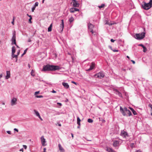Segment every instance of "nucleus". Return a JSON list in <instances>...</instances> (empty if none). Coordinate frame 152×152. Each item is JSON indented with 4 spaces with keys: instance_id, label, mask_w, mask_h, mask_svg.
<instances>
[{
    "instance_id": "f257e3e1",
    "label": "nucleus",
    "mask_w": 152,
    "mask_h": 152,
    "mask_svg": "<svg viewBox=\"0 0 152 152\" xmlns=\"http://www.w3.org/2000/svg\"><path fill=\"white\" fill-rule=\"evenodd\" d=\"M59 69V67L57 66L51 65L47 64L43 66L42 71H53Z\"/></svg>"
},
{
    "instance_id": "f03ea898",
    "label": "nucleus",
    "mask_w": 152,
    "mask_h": 152,
    "mask_svg": "<svg viewBox=\"0 0 152 152\" xmlns=\"http://www.w3.org/2000/svg\"><path fill=\"white\" fill-rule=\"evenodd\" d=\"M120 110L121 113L124 116L127 115L130 116L132 115V113L130 111L128 110L126 107H125L123 108L121 106Z\"/></svg>"
},
{
    "instance_id": "7ed1b4c3",
    "label": "nucleus",
    "mask_w": 152,
    "mask_h": 152,
    "mask_svg": "<svg viewBox=\"0 0 152 152\" xmlns=\"http://www.w3.org/2000/svg\"><path fill=\"white\" fill-rule=\"evenodd\" d=\"M142 7L145 10H148L152 7V4L149 3H146L144 1L142 2Z\"/></svg>"
},
{
    "instance_id": "20e7f679",
    "label": "nucleus",
    "mask_w": 152,
    "mask_h": 152,
    "mask_svg": "<svg viewBox=\"0 0 152 152\" xmlns=\"http://www.w3.org/2000/svg\"><path fill=\"white\" fill-rule=\"evenodd\" d=\"M145 33L143 32L141 34H136L135 38L137 39H141L145 37Z\"/></svg>"
},
{
    "instance_id": "39448f33",
    "label": "nucleus",
    "mask_w": 152,
    "mask_h": 152,
    "mask_svg": "<svg viewBox=\"0 0 152 152\" xmlns=\"http://www.w3.org/2000/svg\"><path fill=\"white\" fill-rule=\"evenodd\" d=\"M12 44H14L16 45V32L15 31H14L13 33V35L12 39Z\"/></svg>"
},
{
    "instance_id": "423d86ee",
    "label": "nucleus",
    "mask_w": 152,
    "mask_h": 152,
    "mask_svg": "<svg viewBox=\"0 0 152 152\" xmlns=\"http://www.w3.org/2000/svg\"><path fill=\"white\" fill-rule=\"evenodd\" d=\"M88 27L89 30L91 33L93 34L94 32L93 31V28H94V26L91 23H89L88 24Z\"/></svg>"
},
{
    "instance_id": "0eeeda50",
    "label": "nucleus",
    "mask_w": 152,
    "mask_h": 152,
    "mask_svg": "<svg viewBox=\"0 0 152 152\" xmlns=\"http://www.w3.org/2000/svg\"><path fill=\"white\" fill-rule=\"evenodd\" d=\"M95 76H96L97 77L101 79L104 77V75L103 73L100 72L96 74Z\"/></svg>"
},
{
    "instance_id": "6e6552de",
    "label": "nucleus",
    "mask_w": 152,
    "mask_h": 152,
    "mask_svg": "<svg viewBox=\"0 0 152 152\" xmlns=\"http://www.w3.org/2000/svg\"><path fill=\"white\" fill-rule=\"evenodd\" d=\"M72 3H73V6L74 7H78L79 4L75 0H72Z\"/></svg>"
},
{
    "instance_id": "1a4fd4ad",
    "label": "nucleus",
    "mask_w": 152,
    "mask_h": 152,
    "mask_svg": "<svg viewBox=\"0 0 152 152\" xmlns=\"http://www.w3.org/2000/svg\"><path fill=\"white\" fill-rule=\"evenodd\" d=\"M17 99L16 98H14L11 100V105L13 106L16 104V102Z\"/></svg>"
},
{
    "instance_id": "9d476101",
    "label": "nucleus",
    "mask_w": 152,
    "mask_h": 152,
    "mask_svg": "<svg viewBox=\"0 0 152 152\" xmlns=\"http://www.w3.org/2000/svg\"><path fill=\"white\" fill-rule=\"evenodd\" d=\"M41 141L42 144L43 146H45L46 145L45 144V143L46 142V141L45 139L44 138L43 136H42L41 137Z\"/></svg>"
},
{
    "instance_id": "9b49d317",
    "label": "nucleus",
    "mask_w": 152,
    "mask_h": 152,
    "mask_svg": "<svg viewBox=\"0 0 152 152\" xmlns=\"http://www.w3.org/2000/svg\"><path fill=\"white\" fill-rule=\"evenodd\" d=\"M119 142L116 140H114L113 141V146L114 147H116L119 146Z\"/></svg>"
},
{
    "instance_id": "f8f14e48",
    "label": "nucleus",
    "mask_w": 152,
    "mask_h": 152,
    "mask_svg": "<svg viewBox=\"0 0 152 152\" xmlns=\"http://www.w3.org/2000/svg\"><path fill=\"white\" fill-rule=\"evenodd\" d=\"M121 135L122 136L126 137V136H128V134L126 132L123 130L121 131Z\"/></svg>"
},
{
    "instance_id": "ddd939ff",
    "label": "nucleus",
    "mask_w": 152,
    "mask_h": 152,
    "mask_svg": "<svg viewBox=\"0 0 152 152\" xmlns=\"http://www.w3.org/2000/svg\"><path fill=\"white\" fill-rule=\"evenodd\" d=\"M95 66V64L94 62H92L91 63V65L90 66V68L88 69V70L89 71L91 70L94 69Z\"/></svg>"
},
{
    "instance_id": "4468645a",
    "label": "nucleus",
    "mask_w": 152,
    "mask_h": 152,
    "mask_svg": "<svg viewBox=\"0 0 152 152\" xmlns=\"http://www.w3.org/2000/svg\"><path fill=\"white\" fill-rule=\"evenodd\" d=\"M61 23L60 25V29H61V31H62L63 30L64 28V22L63 20H61Z\"/></svg>"
},
{
    "instance_id": "2eb2a0df",
    "label": "nucleus",
    "mask_w": 152,
    "mask_h": 152,
    "mask_svg": "<svg viewBox=\"0 0 152 152\" xmlns=\"http://www.w3.org/2000/svg\"><path fill=\"white\" fill-rule=\"evenodd\" d=\"M7 75L6 76V79H8L10 77V71H7Z\"/></svg>"
},
{
    "instance_id": "dca6fc26",
    "label": "nucleus",
    "mask_w": 152,
    "mask_h": 152,
    "mask_svg": "<svg viewBox=\"0 0 152 152\" xmlns=\"http://www.w3.org/2000/svg\"><path fill=\"white\" fill-rule=\"evenodd\" d=\"M63 85L64 86V87L66 88H69V86L68 84L66 83H62Z\"/></svg>"
},
{
    "instance_id": "f3484780",
    "label": "nucleus",
    "mask_w": 152,
    "mask_h": 152,
    "mask_svg": "<svg viewBox=\"0 0 152 152\" xmlns=\"http://www.w3.org/2000/svg\"><path fill=\"white\" fill-rule=\"evenodd\" d=\"M114 91L116 92V94H118L119 96L122 97L121 94L117 89H114Z\"/></svg>"
},
{
    "instance_id": "a211bd4d",
    "label": "nucleus",
    "mask_w": 152,
    "mask_h": 152,
    "mask_svg": "<svg viewBox=\"0 0 152 152\" xmlns=\"http://www.w3.org/2000/svg\"><path fill=\"white\" fill-rule=\"evenodd\" d=\"M59 150L61 151L64 152V150L63 148L62 147L60 144H59L58 145Z\"/></svg>"
},
{
    "instance_id": "6ab92c4d",
    "label": "nucleus",
    "mask_w": 152,
    "mask_h": 152,
    "mask_svg": "<svg viewBox=\"0 0 152 152\" xmlns=\"http://www.w3.org/2000/svg\"><path fill=\"white\" fill-rule=\"evenodd\" d=\"M34 111L37 116L39 118H40V116L39 112L37 111H36L35 110H34Z\"/></svg>"
},
{
    "instance_id": "aec40b11",
    "label": "nucleus",
    "mask_w": 152,
    "mask_h": 152,
    "mask_svg": "<svg viewBox=\"0 0 152 152\" xmlns=\"http://www.w3.org/2000/svg\"><path fill=\"white\" fill-rule=\"evenodd\" d=\"M53 24L52 23H51L49 27L48 28V32L51 31H52V27Z\"/></svg>"
},
{
    "instance_id": "412c9836",
    "label": "nucleus",
    "mask_w": 152,
    "mask_h": 152,
    "mask_svg": "<svg viewBox=\"0 0 152 152\" xmlns=\"http://www.w3.org/2000/svg\"><path fill=\"white\" fill-rule=\"evenodd\" d=\"M81 120H80V118L79 117H77V124L79 125L80 126V121Z\"/></svg>"
},
{
    "instance_id": "4be33fe9",
    "label": "nucleus",
    "mask_w": 152,
    "mask_h": 152,
    "mask_svg": "<svg viewBox=\"0 0 152 152\" xmlns=\"http://www.w3.org/2000/svg\"><path fill=\"white\" fill-rule=\"evenodd\" d=\"M15 47L13 46L12 48V54L15 53Z\"/></svg>"
},
{
    "instance_id": "5701e85b",
    "label": "nucleus",
    "mask_w": 152,
    "mask_h": 152,
    "mask_svg": "<svg viewBox=\"0 0 152 152\" xmlns=\"http://www.w3.org/2000/svg\"><path fill=\"white\" fill-rule=\"evenodd\" d=\"M12 58H18V55H15L14 54V53L13 54H12Z\"/></svg>"
},
{
    "instance_id": "b1692460",
    "label": "nucleus",
    "mask_w": 152,
    "mask_h": 152,
    "mask_svg": "<svg viewBox=\"0 0 152 152\" xmlns=\"http://www.w3.org/2000/svg\"><path fill=\"white\" fill-rule=\"evenodd\" d=\"M75 11V8L73 7L71 8L70 10V12H74Z\"/></svg>"
},
{
    "instance_id": "393cba45",
    "label": "nucleus",
    "mask_w": 152,
    "mask_h": 152,
    "mask_svg": "<svg viewBox=\"0 0 152 152\" xmlns=\"http://www.w3.org/2000/svg\"><path fill=\"white\" fill-rule=\"evenodd\" d=\"M93 120L89 118L88 120V122L89 123H93Z\"/></svg>"
},
{
    "instance_id": "a878e982",
    "label": "nucleus",
    "mask_w": 152,
    "mask_h": 152,
    "mask_svg": "<svg viewBox=\"0 0 152 152\" xmlns=\"http://www.w3.org/2000/svg\"><path fill=\"white\" fill-rule=\"evenodd\" d=\"M74 19L72 17L70 18L69 20V21L70 23L74 21Z\"/></svg>"
},
{
    "instance_id": "bb28decb",
    "label": "nucleus",
    "mask_w": 152,
    "mask_h": 152,
    "mask_svg": "<svg viewBox=\"0 0 152 152\" xmlns=\"http://www.w3.org/2000/svg\"><path fill=\"white\" fill-rule=\"evenodd\" d=\"M142 48H143V51L144 52H146L147 50L146 48L144 46Z\"/></svg>"
},
{
    "instance_id": "cd10ccee",
    "label": "nucleus",
    "mask_w": 152,
    "mask_h": 152,
    "mask_svg": "<svg viewBox=\"0 0 152 152\" xmlns=\"http://www.w3.org/2000/svg\"><path fill=\"white\" fill-rule=\"evenodd\" d=\"M31 75L32 76H34V71L33 70H32L31 72Z\"/></svg>"
},
{
    "instance_id": "c85d7f7f",
    "label": "nucleus",
    "mask_w": 152,
    "mask_h": 152,
    "mask_svg": "<svg viewBox=\"0 0 152 152\" xmlns=\"http://www.w3.org/2000/svg\"><path fill=\"white\" fill-rule=\"evenodd\" d=\"M104 6H105L104 4H102L101 5L99 6V7L100 9H101V8H102L104 7Z\"/></svg>"
},
{
    "instance_id": "c756f323",
    "label": "nucleus",
    "mask_w": 152,
    "mask_h": 152,
    "mask_svg": "<svg viewBox=\"0 0 152 152\" xmlns=\"http://www.w3.org/2000/svg\"><path fill=\"white\" fill-rule=\"evenodd\" d=\"M36 97L37 98H42L43 97V96L42 95H39V96L37 95L36 96Z\"/></svg>"
},
{
    "instance_id": "7c9ffc66",
    "label": "nucleus",
    "mask_w": 152,
    "mask_h": 152,
    "mask_svg": "<svg viewBox=\"0 0 152 152\" xmlns=\"http://www.w3.org/2000/svg\"><path fill=\"white\" fill-rule=\"evenodd\" d=\"M38 4H39V3H38V2H36L35 3L34 7H36L38 6Z\"/></svg>"
},
{
    "instance_id": "2f4dec72",
    "label": "nucleus",
    "mask_w": 152,
    "mask_h": 152,
    "mask_svg": "<svg viewBox=\"0 0 152 152\" xmlns=\"http://www.w3.org/2000/svg\"><path fill=\"white\" fill-rule=\"evenodd\" d=\"M132 112L134 115H136L137 114V112L134 110L132 111Z\"/></svg>"
},
{
    "instance_id": "473e14b6",
    "label": "nucleus",
    "mask_w": 152,
    "mask_h": 152,
    "mask_svg": "<svg viewBox=\"0 0 152 152\" xmlns=\"http://www.w3.org/2000/svg\"><path fill=\"white\" fill-rule=\"evenodd\" d=\"M32 19V18H30L28 20V22L30 23H32V22L31 21Z\"/></svg>"
},
{
    "instance_id": "72a5a7b5",
    "label": "nucleus",
    "mask_w": 152,
    "mask_h": 152,
    "mask_svg": "<svg viewBox=\"0 0 152 152\" xmlns=\"http://www.w3.org/2000/svg\"><path fill=\"white\" fill-rule=\"evenodd\" d=\"M14 19H15V17H14L13 18L12 21V24L13 25L14 24Z\"/></svg>"
},
{
    "instance_id": "f704fd0d",
    "label": "nucleus",
    "mask_w": 152,
    "mask_h": 152,
    "mask_svg": "<svg viewBox=\"0 0 152 152\" xmlns=\"http://www.w3.org/2000/svg\"><path fill=\"white\" fill-rule=\"evenodd\" d=\"M35 7H33L32 9V12H33L34 11V10H35Z\"/></svg>"
},
{
    "instance_id": "c9c22d12",
    "label": "nucleus",
    "mask_w": 152,
    "mask_h": 152,
    "mask_svg": "<svg viewBox=\"0 0 152 152\" xmlns=\"http://www.w3.org/2000/svg\"><path fill=\"white\" fill-rule=\"evenodd\" d=\"M39 91L35 92V95H36L37 94H39Z\"/></svg>"
},
{
    "instance_id": "e433bc0d",
    "label": "nucleus",
    "mask_w": 152,
    "mask_h": 152,
    "mask_svg": "<svg viewBox=\"0 0 152 152\" xmlns=\"http://www.w3.org/2000/svg\"><path fill=\"white\" fill-rule=\"evenodd\" d=\"M75 11H79V9L75 8Z\"/></svg>"
},
{
    "instance_id": "4c0bfd02",
    "label": "nucleus",
    "mask_w": 152,
    "mask_h": 152,
    "mask_svg": "<svg viewBox=\"0 0 152 152\" xmlns=\"http://www.w3.org/2000/svg\"><path fill=\"white\" fill-rule=\"evenodd\" d=\"M110 41H111V42H113L115 41V40L113 39H111L110 40Z\"/></svg>"
},
{
    "instance_id": "58836bf2",
    "label": "nucleus",
    "mask_w": 152,
    "mask_h": 152,
    "mask_svg": "<svg viewBox=\"0 0 152 152\" xmlns=\"http://www.w3.org/2000/svg\"><path fill=\"white\" fill-rule=\"evenodd\" d=\"M14 130L15 131H16V132H18V130L17 129H16V128H15V129H14Z\"/></svg>"
},
{
    "instance_id": "ea45409f",
    "label": "nucleus",
    "mask_w": 152,
    "mask_h": 152,
    "mask_svg": "<svg viewBox=\"0 0 152 152\" xmlns=\"http://www.w3.org/2000/svg\"><path fill=\"white\" fill-rule=\"evenodd\" d=\"M23 147L25 149H26L27 148V146L26 145H23Z\"/></svg>"
},
{
    "instance_id": "a19ab883",
    "label": "nucleus",
    "mask_w": 152,
    "mask_h": 152,
    "mask_svg": "<svg viewBox=\"0 0 152 152\" xmlns=\"http://www.w3.org/2000/svg\"><path fill=\"white\" fill-rule=\"evenodd\" d=\"M72 83H74V84H75L76 85H77V83L74 81H72Z\"/></svg>"
},
{
    "instance_id": "79ce46f5",
    "label": "nucleus",
    "mask_w": 152,
    "mask_h": 152,
    "mask_svg": "<svg viewBox=\"0 0 152 152\" xmlns=\"http://www.w3.org/2000/svg\"><path fill=\"white\" fill-rule=\"evenodd\" d=\"M51 92L53 93H56V91L53 90L51 91Z\"/></svg>"
},
{
    "instance_id": "37998d69",
    "label": "nucleus",
    "mask_w": 152,
    "mask_h": 152,
    "mask_svg": "<svg viewBox=\"0 0 152 152\" xmlns=\"http://www.w3.org/2000/svg\"><path fill=\"white\" fill-rule=\"evenodd\" d=\"M131 61L132 62V63L134 64H135V62L134 61H133V60H131Z\"/></svg>"
},
{
    "instance_id": "c03bdc74",
    "label": "nucleus",
    "mask_w": 152,
    "mask_h": 152,
    "mask_svg": "<svg viewBox=\"0 0 152 152\" xmlns=\"http://www.w3.org/2000/svg\"><path fill=\"white\" fill-rule=\"evenodd\" d=\"M7 132L9 134H11V132L10 131H7Z\"/></svg>"
},
{
    "instance_id": "a18cd8bd",
    "label": "nucleus",
    "mask_w": 152,
    "mask_h": 152,
    "mask_svg": "<svg viewBox=\"0 0 152 152\" xmlns=\"http://www.w3.org/2000/svg\"><path fill=\"white\" fill-rule=\"evenodd\" d=\"M113 51L114 52H118V50H113Z\"/></svg>"
},
{
    "instance_id": "49530a36",
    "label": "nucleus",
    "mask_w": 152,
    "mask_h": 152,
    "mask_svg": "<svg viewBox=\"0 0 152 152\" xmlns=\"http://www.w3.org/2000/svg\"><path fill=\"white\" fill-rule=\"evenodd\" d=\"M44 151L43 152H46V148H44L43 149Z\"/></svg>"
},
{
    "instance_id": "de8ad7c7",
    "label": "nucleus",
    "mask_w": 152,
    "mask_h": 152,
    "mask_svg": "<svg viewBox=\"0 0 152 152\" xmlns=\"http://www.w3.org/2000/svg\"><path fill=\"white\" fill-rule=\"evenodd\" d=\"M130 109L132 111H133L134 110L132 108L129 107Z\"/></svg>"
},
{
    "instance_id": "09e8293b",
    "label": "nucleus",
    "mask_w": 152,
    "mask_h": 152,
    "mask_svg": "<svg viewBox=\"0 0 152 152\" xmlns=\"http://www.w3.org/2000/svg\"><path fill=\"white\" fill-rule=\"evenodd\" d=\"M149 3L150 4H152V0H150V1L149 2Z\"/></svg>"
},
{
    "instance_id": "8fccbe9b",
    "label": "nucleus",
    "mask_w": 152,
    "mask_h": 152,
    "mask_svg": "<svg viewBox=\"0 0 152 152\" xmlns=\"http://www.w3.org/2000/svg\"><path fill=\"white\" fill-rule=\"evenodd\" d=\"M2 77V74L0 73V78H1Z\"/></svg>"
},
{
    "instance_id": "3c124183",
    "label": "nucleus",
    "mask_w": 152,
    "mask_h": 152,
    "mask_svg": "<svg viewBox=\"0 0 152 152\" xmlns=\"http://www.w3.org/2000/svg\"><path fill=\"white\" fill-rule=\"evenodd\" d=\"M28 50V48H26L24 51V52H25V53H26L27 51V50Z\"/></svg>"
},
{
    "instance_id": "603ef678",
    "label": "nucleus",
    "mask_w": 152,
    "mask_h": 152,
    "mask_svg": "<svg viewBox=\"0 0 152 152\" xmlns=\"http://www.w3.org/2000/svg\"><path fill=\"white\" fill-rule=\"evenodd\" d=\"M31 39H29L28 40V42H31Z\"/></svg>"
},
{
    "instance_id": "864d4df0",
    "label": "nucleus",
    "mask_w": 152,
    "mask_h": 152,
    "mask_svg": "<svg viewBox=\"0 0 152 152\" xmlns=\"http://www.w3.org/2000/svg\"><path fill=\"white\" fill-rule=\"evenodd\" d=\"M139 45L142 47V48L144 46V45H143L142 44Z\"/></svg>"
},
{
    "instance_id": "5fc2aeb1",
    "label": "nucleus",
    "mask_w": 152,
    "mask_h": 152,
    "mask_svg": "<svg viewBox=\"0 0 152 152\" xmlns=\"http://www.w3.org/2000/svg\"><path fill=\"white\" fill-rule=\"evenodd\" d=\"M57 104H59L60 106H61V104L60 103H57Z\"/></svg>"
},
{
    "instance_id": "6e6d98bb",
    "label": "nucleus",
    "mask_w": 152,
    "mask_h": 152,
    "mask_svg": "<svg viewBox=\"0 0 152 152\" xmlns=\"http://www.w3.org/2000/svg\"><path fill=\"white\" fill-rule=\"evenodd\" d=\"M20 51L19 50L18 51V52L17 53V55H18H18L19 54V53H20Z\"/></svg>"
},
{
    "instance_id": "4d7b16f0",
    "label": "nucleus",
    "mask_w": 152,
    "mask_h": 152,
    "mask_svg": "<svg viewBox=\"0 0 152 152\" xmlns=\"http://www.w3.org/2000/svg\"><path fill=\"white\" fill-rule=\"evenodd\" d=\"M133 145H134V144H133V143H132V144H131V147H132L133 146Z\"/></svg>"
},
{
    "instance_id": "13d9d810",
    "label": "nucleus",
    "mask_w": 152,
    "mask_h": 152,
    "mask_svg": "<svg viewBox=\"0 0 152 152\" xmlns=\"http://www.w3.org/2000/svg\"><path fill=\"white\" fill-rule=\"evenodd\" d=\"M71 134L72 137V138H73V137H74L73 135V134L72 133H71Z\"/></svg>"
},
{
    "instance_id": "bf43d9fd",
    "label": "nucleus",
    "mask_w": 152,
    "mask_h": 152,
    "mask_svg": "<svg viewBox=\"0 0 152 152\" xmlns=\"http://www.w3.org/2000/svg\"><path fill=\"white\" fill-rule=\"evenodd\" d=\"M126 57L127 58H128L129 59L130 58L128 56H127Z\"/></svg>"
},
{
    "instance_id": "052dcab7",
    "label": "nucleus",
    "mask_w": 152,
    "mask_h": 152,
    "mask_svg": "<svg viewBox=\"0 0 152 152\" xmlns=\"http://www.w3.org/2000/svg\"><path fill=\"white\" fill-rule=\"evenodd\" d=\"M16 45V47H17V48H19V46H18V45H17V44H16V45Z\"/></svg>"
},
{
    "instance_id": "680f3d73",
    "label": "nucleus",
    "mask_w": 152,
    "mask_h": 152,
    "mask_svg": "<svg viewBox=\"0 0 152 152\" xmlns=\"http://www.w3.org/2000/svg\"><path fill=\"white\" fill-rule=\"evenodd\" d=\"M58 125L60 126H61V124H59Z\"/></svg>"
},
{
    "instance_id": "e2e57ef3",
    "label": "nucleus",
    "mask_w": 152,
    "mask_h": 152,
    "mask_svg": "<svg viewBox=\"0 0 152 152\" xmlns=\"http://www.w3.org/2000/svg\"><path fill=\"white\" fill-rule=\"evenodd\" d=\"M28 17H29L30 18H32L31 16V15H29Z\"/></svg>"
},
{
    "instance_id": "0e129e2a",
    "label": "nucleus",
    "mask_w": 152,
    "mask_h": 152,
    "mask_svg": "<svg viewBox=\"0 0 152 152\" xmlns=\"http://www.w3.org/2000/svg\"><path fill=\"white\" fill-rule=\"evenodd\" d=\"M44 1H45V0H42V2L43 3H44Z\"/></svg>"
},
{
    "instance_id": "69168bd1",
    "label": "nucleus",
    "mask_w": 152,
    "mask_h": 152,
    "mask_svg": "<svg viewBox=\"0 0 152 152\" xmlns=\"http://www.w3.org/2000/svg\"><path fill=\"white\" fill-rule=\"evenodd\" d=\"M17 60H18V59H17V58H16V61H16V62H17Z\"/></svg>"
},
{
    "instance_id": "338daca9",
    "label": "nucleus",
    "mask_w": 152,
    "mask_h": 152,
    "mask_svg": "<svg viewBox=\"0 0 152 152\" xmlns=\"http://www.w3.org/2000/svg\"><path fill=\"white\" fill-rule=\"evenodd\" d=\"M23 149H20V151H23Z\"/></svg>"
},
{
    "instance_id": "774afa93",
    "label": "nucleus",
    "mask_w": 152,
    "mask_h": 152,
    "mask_svg": "<svg viewBox=\"0 0 152 152\" xmlns=\"http://www.w3.org/2000/svg\"><path fill=\"white\" fill-rule=\"evenodd\" d=\"M110 48L111 49V50H112V47L111 46H110Z\"/></svg>"
}]
</instances>
